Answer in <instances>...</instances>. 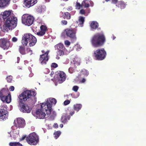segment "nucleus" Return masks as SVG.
<instances>
[{
	"label": "nucleus",
	"instance_id": "32",
	"mask_svg": "<svg viewBox=\"0 0 146 146\" xmlns=\"http://www.w3.org/2000/svg\"><path fill=\"white\" fill-rule=\"evenodd\" d=\"M74 63L72 65V66H73V68H76L77 66L80 65V62L79 61H76L74 60Z\"/></svg>",
	"mask_w": 146,
	"mask_h": 146
},
{
	"label": "nucleus",
	"instance_id": "29",
	"mask_svg": "<svg viewBox=\"0 0 146 146\" xmlns=\"http://www.w3.org/2000/svg\"><path fill=\"white\" fill-rule=\"evenodd\" d=\"M49 102L50 104H51V105H55L57 101L54 98H50L49 99V102Z\"/></svg>",
	"mask_w": 146,
	"mask_h": 146
},
{
	"label": "nucleus",
	"instance_id": "48",
	"mask_svg": "<svg viewBox=\"0 0 146 146\" xmlns=\"http://www.w3.org/2000/svg\"><path fill=\"white\" fill-rule=\"evenodd\" d=\"M15 88L13 86H10L9 88V90L10 91H13L14 90Z\"/></svg>",
	"mask_w": 146,
	"mask_h": 146
},
{
	"label": "nucleus",
	"instance_id": "17",
	"mask_svg": "<svg viewBox=\"0 0 146 146\" xmlns=\"http://www.w3.org/2000/svg\"><path fill=\"white\" fill-rule=\"evenodd\" d=\"M40 31L37 32L36 34L38 36H42L44 35L46 31H47V27L45 25H41L40 27Z\"/></svg>",
	"mask_w": 146,
	"mask_h": 146
},
{
	"label": "nucleus",
	"instance_id": "47",
	"mask_svg": "<svg viewBox=\"0 0 146 146\" xmlns=\"http://www.w3.org/2000/svg\"><path fill=\"white\" fill-rule=\"evenodd\" d=\"M70 111L69 114H70V115L72 116L74 114L75 112L73 110H70Z\"/></svg>",
	"mask_w": 146,
	"mask_h": 146
},
{
	"label": "nucleus",
	"instance_id": "63",
	"mask_svg": "<svg viewBox=\"0 0 146 146\" xmlns=\"http://www.w3.org/2000/svg\"><path fill=\"white\" fill-rule=\"evenodd\" d=\"M40 8V9H41V8H42V7H40V6H39V8Z\"/></svg>",
	"mask_w": 146,
	"mask_h": 146
},
{
	"label": "nucleus",
	"instance_id": "30",
	"mask_svg": "<svg viewBox=\"0 0 146 146\" xmlns=\"http://www.w3.org/2000/svg\"><path fill=\"white\" fill-rule=\"evenodd\" d=\"M88 2V1L86 0H84L82 2V7H88L90 6V5Z\"/></svg>",
	"mask_w": 146,
	"mask_h": 146
},
{
	"label": "nucleus",
	"instance_id": "51",
	"mask_svg": "<svg viewBox=\"0 0 146 146\" xmlns=\"http://www.w3.org/2000/svg\"><path fill=\"white\" fill-rule=\"evenodd\" d=\"M26 137V136H23L21 138H20V141H22L24 140Z\"/></svg>",
	"mask_w": 146,
	"mask_h": 146
},
{
	"label": "nucleus",
	"instance_id": "31",
	"mask_svg": "<svg viewBox=\"0 0 146 146\" xmlns=\"http://www.w3.org/2000/svg\"><path fill=\"white\" fill-rule=\"evenodd\" d=\"M61 134V132L58 131L55 132L54 133V138L56 139L58 138Z\"/></svg>",
	"mask_w": 146,
	"mask_h": 146
},
{
	"label": "nucleus",
	"instance_id": "43",
	"mask_svg": "<svg viewBox=\"0 0 146 146\" xmlns=\"http://www.w3.org/2000/svg\"><path fill=\"white\" fill-rule=\"evenodd\" d=\"M70 103V101L69 100H65L64 102V105L66 106L68 105Z\"/></svg>",
	"mask_w": 146,
	"mask_h": 146
},
{
	"label": "nucleus",
	"instance_id": "40",
	"mask_svg": "<svg viewBox=\"0 0 146 146\" xmlns=\"http://www.w3.org/2000/svg\"><path fill=\"white\" fill-rule=\"evenodd\" d=\"M26 51L27 52H26V53H29V52H31V53H30V54H29L30 55H31L33 54V51H32V50H31L30 48H27L26 50Z\"/></svg>",
	"mask_w": 146,
	"mask_h": 146
},
{
	"label": "nucleus",
	"instance_id": "13",
	"mask_svg": "<svg viewBox=\"0 0 146 146\" xmlns=\"http://www.w3.org/2000/svg\"><path fill=\"white\" fill-rule=\"evenodd\" d=\"M15 125L17 127L23 128L25 125V120L21 118H17L14 121Z\"/></svg>",
	"mask_w": 146,
	"mask_h": 146
},
{
	"label": "nucleus",
	"instance_id": "53",
	"mask_svg": "<svg viewBox=\"0 0 146 146\" xmlns=\"http://www.w3.org/2000/svg\"><path fill=\"white\" fill-rule=\"evenodd\" d=\"M54 127H55V128H57L58 127V125L56 123H54Z\"/></svg>",
	"mask_w": 146,
	"mask_h": 146
},
{
	"label": "nucleus",
	"instance_id": "46",
	"mask_svg": "<svg viewBox=\"0 0 146 146\" xmlns=\"http://www.w3.org/2000/svg\"><path fill=\"white\" fill-rule=\"evenodd\" d=\"M15 146H22V145L19 142H15Z\"/></svg>",
	"mask_w": 146,
	"mask_h": 146
},
{
	"label": "nucleus",
	"instance_id": "64",
	"mask_svg": "<svg viewBox=\"0 0 146 146\" xmlns=\"http://www.w3.org/2000/svg\"><path fill=\"white\" fill-rule=\"evenodd\" d=\"M31 52H29V54H30V53H31Z\"/></svg>",
	"mask_w": 146,
	"mask_h": 146
},
{
	"label": "nucleus",
	"instance_id": "60",
	"mask_svg": "<svg viewBox=\"0 0 146 146\" xmlns=\"http://www.w3.org/2000/svg\"><path fill=\"white\" fill-rule=\"evenodd\" d=\"M79 96V95H77L76 97H74V98H77Z\"/></svg>",
	"mask_w": 146,
	"mask_h": 146
},
{
	"label": "nucleus",
	"instance_id": "62",
	"mask_svg": "<svg viewBox=\"0 0 146 146\" xmlns=\"http://www.w3.org/2000/svg\"><path fill=\"white\" fill-rule=\"evenodd\" d=\"M110 0H105L106 1V2H108L109 1H110Z\"/></svg>",
	"mask_w": 146,
	"mask_h": 146
},
{
	"label": "nucleus",
	"instance_id": "5",
	"mask_svg": "<svg viewBox=\"0 0 146 146\" xmlns=\"http://www.w3.org/2000/svg\"><path fill=\"white\" fill-rule=\"evenodd\" d=\"M17 19L14 16H10L7 19L5 22V26L9 30L15 28L17 24Z\"/></svg>",
	"mask_w": 146,
	"mask_h": 146
},
{
	"label": "nucleus",
	"instance_id": "20",
	"mask_svg": "<svg viewBox=\"0 0 146 146\" xmlns=\"http://www.w3.org/2000/svg\"><path fill=\"white\" fill-rule=\"evenodd\" d=\"M10 0H0V7H3L9 5Z\"/></svg>",
	"mask_w": 146,
	"mask_h": 146
},
{
	"label": "nucleus",
	"instance_id": "35",
	"mask_svg": "<svg viewBox=\"0 0 146 146\" xmlns=\"http://www.w3.org/2000/svg\"><path fill=\"white\" fill-rule=\"evenodd\" d=\"M76 8L78 9H80V8L82 7V3L80 4L79 2H76L75 5Z\"/></svg>",
	"mask_w": 146,
	"mask_h": 146
},
{
	"label": "nucleus",
	"instance_id": "38",
	"mask_svg": "<svg viewBox=\"0 0 146 146\" xmlns=\"http://www.w3.org/2000/svg\"><path fill=\"white\" fill-rule=\"evenodd\" d=\"M32 93H33V96L31 94V95H32V96H31V98L30 100H31V103H33V100H32V98H33V97L34 98L35 97V96L36 94V93H35V91H33L32 92Z\"/></svg>",
	"mask_w": 146,
	"mask_h": 146
},
{
	"label": "nucleus",
	"instance_id": "37",
	"mask_svg": "<svg viewBox=\"0 0 146 146\" xmlns=\"http://www.w3.org/2000/svg\"><path fill=\"white\" fill-rule=\"evenodd\" d=\"M64 50H60L58 51V54L60 56H62L64 54Z\"/></svg>",
	"mask_w": 146,
	"mask_h": 146
},
{
	"label": "nucleus",
	"instance_id": "49",
	"mask_svg": "<svg viewBox=\"0 0 146 146\" xmlns=\"http://www.w3.org/2000/svg\"><path fill=\"white\" fill-rule=\"evenodd\" d=\"M118 2V0H111V3L114 4H116Z\"/></svg>",
	"mask_w": 146,
	"mask_h": 146
},
{
	"label": "nucleus",
	"instance_id": "27",
	"mask_svg": "<svg viewBox=\"0 0 146 146\" xmlns=\"http://www.w3.org/2000/svg\"><path fill=\"white\" fill-rule=\"evenodd\" d=\"M82 107V105L80 104H77L74 105L73 106L74 110L77 112L78 111L81 109Z\"/></svg>",
	"mask_w": 146,
	"mask_h": 146
},
{
	"label": "nucleus",
	"instance_id": "21",
	"mask_svg": "<svg viewBox=\"0 0 146 146\" xmlns=\"http://www.w3.org/2000/svg\"><path fill=\"white\" fill-rule=\"evenodd\" d=\"M70 118V115H63L61 118V122L64 124L66 123L68 120H69Z\"/></svg>",
	"mask_w": 146,
	"mask_h": 146
},
{
	"label": "nucleus",
	"instance_id": "10",
	"mask_svg": "<svg viewBox=\"0 0 146 146\" xmlns=\"http://www.w3.org/2000/svg\"><path fill=\"white\" fill-rule=\"evenodd\" d=\"M66 35L69 37L72 40H75L76 39V30L75 29L68 28L66 29L64 31Z\"/></svg>",
	"mask_w": 146,
	"mask_h": 146
},
{
	"label": "nucleus",
	"instance_id": "6",
	"mask_svg": "<svg viewBox=\"0 0 146 146\" xmlns=\"http://www.w3.org/2000/svg\"><path fill=\"white\" fill-rule=\"evenodd\" d=\"M26 140L29 144L35 145L39 142V137L35 132H33L26 137Z\"/></svg>",
	"mask_w": 146,
	"mask_h": 146
},
{
	"label": "nucleus",
	"instance_id": "59",
	"mask_svg": "<svg viewBox=\"0 0 146 146\" xmlns=\"http://www.w3.org/2000/svg\"><path fill=\"white\" fill-rule=\"evenodd\" d=\"M42 53H43L44 54L45 53V52L44 51V50H42Z\"/></svg>",
	"mask_w": 146,
	"mask_h": 146
},
{
	"label": "nucleus",
	"instance_id": "52",
	"mask_svg": "<svg viewBox=\"0 0 146 146\" xmlns=\"http://www.w3.org/2000/svg\"><path fill=\"white\" fill-rule=\"evenodd\" d=\"M10 146H15V142H10L9 143Z\"/></svg>",
	"mask_w": 146,
	"mask_h": 146
},
{
	"label": "nucleus",
	"instance_id": "3",
	"mask_svg": "<svg viewBox=\"0 0 146 146\" xmlns=\"http://www.w3.org/2000/svg\"><path fill=\"white\" fill-rule=\"evenodd\" d=\"M36 41V38L30 33L25 34L21 40V42L23 45L26 46L28 43L29 42L30 47L34 46Z\"/></svg>",
	"mask_w": 146,
	"mask_h": 146
},
{
	"label": "nucleus",
	"instance_id": "55",
	"mask_svg": "<svg viewBox=\"0 0 146 146\" xmlns=\"http://www.w3.org/2000/svg\"><path fill=\"white\" fill-rule=\"evenodd\" d=\"M20 60V58L19 57H17V62L18 63L19 62V61Z\"/></svg>",
	"mask_w": 146,
	"mask_h": 146
},
{
	"label": "nucleus",
	"instance_id": "9",
	"mask_svg": "<svg viewBox=\"0 0 146 146\" xmlns=\"http://www.w3.org/2000/svg\"><path fill=\"white\" fill-rule=\"evenodd\" d=\"M12 44L8 39L1 38L0 39V47L4 50H7L12 46Z\"/></svg>",
	"mask_w": 146,
	"mask_h": 146
},
{
	"label": "nucleus",
	"instance_id": "8",
	"mask_svg": "<svg viewBox=\"0 0 146 146\" xmlns=\"http://www.w3.org/2000/svg\"><path fill=\"white\" fill-rule=\"evenodd\" d=\"M34 21V17L28 14H24L22 17V23L26 25L31 26L33 23Z\"/></svg>",
	"mask_w": 146,
	"mask_h": 146
},
{
	"label": "nucleus",
	"instance_id": "61",
	"mask_svg": "<svg viewBox=\"0 0 146 146\" xmlns=\"http://www.w3.org/2000/svg\"><path fill=\"white\" fill-rule=\"evenodd\" d=\"M46 2H49L50 0H45Z\"/></svg>",
	"mask_w": 146,
	"mask_h": 146
},
{
	"label": "nucleus",
	"instance_id": "57",
	"mask_svg": "<svg viewBox=\"0 0 146 146\" xmlns=\"http://www.w3.org/2000/svg\"><path fill=\"white\" fill-rule=\"evenodd\" d=\"M33 1V2L34 3V4H35L36 3L37 1V0H32Z\"/></svg>",
	"mask_w": 146,
	"mask_h": 146
},
{
	"label": "nucleus",
	"instance_id": "4",
	"mask_svg": "<svg viewBox=\"0 0 146 146\" xmlns=\"http://www.w3.org/2000/svg\"><path fill=\"white\" fill-rule=\"evenodd\" d=\"M6 88H3L0 91V99L3 102L9 103L11 102V98L10 93Z\"/></svg>",
	"mask_w": 146,
	"mask_h": 146
},
{
	"label": "nucleus",
	"instance_id": "36",
	"mask_svg": "<svg viewBox=\"0 0 146 146\" xmlns=\"http://www.w3.org/2000/svg\"><path fill=\"white\" fill-rule=\"evenodd\" d=\"M76 68H74L73 66L72 65V66L69 68L68 71L70 73H72L74 72Z\"/></svg>",
	"mask_w": 146,
	"mask_h": 146
},
{
	"label": "nucleus",
	"instance_id": "14",
	"mask_svg": "<svg viewBox=\"0 0 146 146\" xmlns=\"http://www.w3.org/2000/svg\"><path fill=\"white\" fill-rule=\"evenodd\" d=\"M49 53V51H46L45 53L42 55H40L39 60L42 64H46V62L48 61L49 59V57L48 54Z\"/></svg>",
	"mask_w": 146,
	"mask_h": 146
},
{
	"label": "nucleus",
	"instance_id": "34",
	"mask_svg": "<svg viewBox=\"0 0 146 146\" xmlns=\"http://www.w3.org/2000/svg\"><path fill=\"white\" fill-rule=\"evenodd\" d=\"M13 79V77L11 76H9L6 78V80L8 82L10 83L12 82Z\"/></svg>",
	"mask_w": 146,
	"mask_h": 146
},
{
	"label": "nucleus",
	"instance_id": "18",
	"mask_svg": "<svg viewBox=\"0 0 146 146\" xmlns=\"http://www.w3.org/2000/svg\"><path fill=\"white\" fill-rule=\"evenodd\" d=\"M34 3L32 0H25L23 3L24 7L29 8L33 5L35 4Z\"/></svg>",
	"mask_w": 146,
	"mask_h": 146
},
{
	"label": "nucleus",
	"instance_id": "56",
	"mask_svg": "<svg viewBox=\"0 0 146 146\" xmlns=\"http://www.w3.org/2000/svg\"><path fill=\"white\" fill-rule=\"evenodd\" d=\"M72 9V7H68V8L67 9V10H68V11H69V10L71 11Z\"/></svg>",
	"mask_w": 146,
	"mask_h": 146
},
{
	"label": "nucleus",
	"instance_id": "23",
	"mask_svg": "<svg viewBox=\"0 0 146 146\" xmlns=\"http://www.w3.org/2000/svg\"><path fill=\"white\" fill-rule=\"evenodd\" d=\"M62 17L64 19L69 20L70 19L71 16L69 13L68 12H66L64 13L62 12Z\"/></svg>",
	"mask_w": 146,
	"mask_h": 146
},
{
	"label": "nucleus",
	"instance_id": "1",
	"mask_svg": "<svg viewBox=\"0 0 146 146\" xmlns=\"http://www.w3.org/2000/svg\"><path fill=\"white\" fill-rule=\"evenodd\" d=\"M31 96H32L31 92L29 90L24 91L19 96V104L21 111L27 113L31 112L32 108L30 105L27 103H24L23 102L27 100L30 101Z\"/></svg>",
	"mask_w": 146,
	"mask_h": 146
},
{
	"label": "nucleus",
	"instance_id": "44",
	"mask_svg": "<svg viewBox=\"0 0 146 146\" xmlns=\"http://www.w3.org/2000/svg\"><path fill=\"white\" fill-rule=\"evenodd\" d=\"M64 43L67 46H69L70 44V42L68 40H65Z\"/></svg>",
	"mask_w": 146,
	"mask_h": 146
},
{
	"label": "nucleus",
	"instance_id": "50",
	"mask_svg": "<svg viewBox=\"0 0 146 146\" xmlns=\"http://www.w3.org/2000/svg\"><path fill=\"white\" fill-rule=\"evenodd\" d=\"M80 13L81 14H84L85 13V11L83 9H82L80 10Z\"/></svg>",
	"mask_w": 146,
	"mask_h": 146
},
{
	"label": "nucleus",
	"instance_id": "15",
	"mask_svg": "<svg viewBox=\"0 0 146 146\" xmlns=\"http://www.w3.org/2000/svg\"><path fill=\"white\" fill-rule=\"evenodd\" d=\"M7 111L3 109H0V120H5L7 119L8 114Z\"/></svg>",
	"mask_w": 146,
	"mask_h": 146
},
{
	"label": "nucleus",
	"instance_id": "54",
	"mask_svg": "<svg viewBox=\"0 0 146 146\" xmlns=\"http://www.w3.org/2000/svg\"><path fill=\"white\" fill-rule=\"evenodd\" d=\"M86 81V79L85 78H83L82 80H81V82L82 83H84Z\"/></svg>",
	"mask_w": 146,
	"mask_h": 146
},
{
	"label": "nucleus",
	"instance_id": "42",
	"mask_svg": "<svg viewBox=\"0 0 146 146\" xmlns=\"http://www.w3.org/2000/svg\"><path fill=\"white\" fill-rule=\"evenodd\" d=\"M58 66V64L55 63H53L51 65V67L54 68H56Z\"/></svg>",
	"mask_w": 146,
	"mask_h": 146
},
{
	"label": "nucleus",
	"instance_id": "19",
	"mask_svg": "<svg viewBox=\"0 0 146 146\" xmlns=\"http://www.w3.org/2000/svg\"><path fill=\"white\" fill-rule=\"evenodd\" d=\"M11 12L9 11H5L1 13V15L2 16L3 19L5 21V19H7L10 16H12L11 15Z\"/></svg>",
	"mask_w": 146,
	"mask_h": 146
},
{
	"label": "nucleus",
	"instance_id": "28",
	"mask_svg": "<svg viewBox=\"0 0 146 146\" xmlns=\"http://www.w3.org/2000/svg\"><path fill=\"white\" fill-rule=\"evenodd\" d=\"M19 51L20 53L22 55H25L26 54L25 47L24 46H19Z\"/></svg>",
	"mask_w": 146,
	"mask_h": 146
},
{
	"label": "nucleus",
	"instance_id": "58",
	"mask_svg": "<svg viewBox=\"0 0 146 146\" xmlns=\"http://www.w3.org/2000/svg\"><path fill=\"white\" fill-rule=\"evenodd\" d=\"M60 127L62 128L63 127V125L62 124H60L59 125Z\"/></svg>",
	"mask_w": 146,
	"mask_h": 146
},
{
	"label": "nucleus",
	"instance_id": "7",
	"mask_svg": "<svg viewBox=\"0 0 146 146\" xmlns=\"http://www.w3.org/2000/svg\"><path fill=\"white\" fill-rule=\"evenodd\" d=\"M106 52L104 49L103 48L95 51L93 54V56L96 60H101L106 58Z\"/></svg>",
	"mask_w": 146,
	"mask_h": 146
},
{
	"label": "nucleus",
	"instance_id": "39",
	"mask_svg": "<svg viewBox=\"0 0 146 146\" xmlns=\"http://www.w3.org/2000/svg\"><path fill=\"white\" fill-rule=\"evenodd\" d=\"M79 89V87L77 86H74L72 88V90L75 92H77Z\"/></svg>",
	"mask_w": 146,
	"mask_h": 146
},
{
	"label": "nucleus",
	"instance_id": "2",
	"mask_svg": "<svg viewBox=\"0 0 146 146\" xmlns=\"http://www.w3.org/2000/svg\"><path fill=\"white\" fill-rule=\"evenodd\" d=\"M106 41V37L103 33H97L95 34L90 40L91 44L94 48L102 46Z\"/></svg>",
	"mask_w": 146,
	"mask_h": 146
},
{
	"label": "nucleus",
	"instance_id": "25",
	"mask_svg": "<svg viewBox=\"0 0 146 146\" xmlns=\"http://www.w3.org/2000/svg\"><path fill=\"white\" fill-rule=\"evenodd\" d=\"M55 48L58 51L64 50L65 49V47L63 44L61 43L58 44L56 45L55 46Z\"/></svg>",
	"mask_w": 146,
	"mask_h": 146
},
{
	"label": "nucleus",
	"instance_id": "12",
	"mask_svg": "<svg viewBox=\"0 0 146 146\" xmlns=\"http://www.w3.org/2000/svg\"><path fill=\"white\" fill-rule=\"evenodd\" d=\"M51 104L49 102H47L46 103H43L41 106V109L45 112H46L47 115L49 114L51 111Z\"/></svg>",
	"mask_w": 146,
	"mask_h": 146
},
{
	"label": "nucleus",
	"instance_id": "33",
	"mask_svg": "<svg viewBox=\"0 0 146 146\" xmlns=\"http://www.w3.org/2000/svg\"><path fill=\"white\" fill-rule=\"evenodd\" d=\"M82 73L85 76H87L88 74V72L87 70L84 69L82 71Z\"/></svg>",
	"mask_w": 146,
	"mask_h": 146
},
{
	"label": "nucleus",
	"instance_id": "11",
	"mask_svg": "<svg viewBox=\"0 0 146 146\" xmlns=\"http://www.w3.org/2000/svg\"><path fill=\"white\" fill-rule=\"evenodd\" d=\"M57 81L60 84L62 83L66 79V74L63 72L58 71L56 72Z\"/></svg>",
	"mask_w": 146,
	"mask_h": 146
},
{
	"label": "nucleus",
	"instance_id": "41",
	"mask_svg": "<svg viewBox=\"0 0 146 146\" xmlns=\"http://www.w3.org/2000/svg\"><path fill=\"white\" fill-rule=\"evenodd\" d=\"M67 21L65 20H63L61 21V24L62 25H66L67 24Z\"/></svg>",
	"mask_w": 146,
	"mask_h": 146
},
{
	"label": "nucleus",
	"instance_id": "24",
	"mask_svg": "<svg viewBox=\"0 0 146 146\" xmlns=\"http://www.w3.org/2000/svg\"><path fill=\"white\" fill-rule=\"evenodd\" d=\"M116 6L118 7H120L121 9H124L125 6L126 4L123 1H120L118 2L117 4L116 5Z\"/></svg>",
	"mask_w": 146,
	"mask_h": 146
},
{
	"label": "nucleus",
	"instance_id": "22",
	"mask_svg": "<svg viewBox=\"0 0 146 146\" xmlns=\"http://www.w3.org/2000/svg\"><path fill=\"white\" fill-rule=\"evenodd\" d=\"M99 26L98 23L96 21H92L90 24L91 28L93 29H96L98 28Z\"/></svg>",
	"mask_w": 146,
	"mask_h": 146
},
{
	"label": "nucleus",
	"instance_id": "26",
	"mask_svg": "<svg viewBox=\"0 0 146 146\" xmlns=\"http://www.w3.org/2000/svg\"><path fill=\"white\" fill-rule=\"evenodd\" d=\"M84 17L82 16L79 17L78 20L79 22L78 25L80 27H82L83 26V24L84 22Z\"/></svg>",
	"mask_w": 146,
	"mask_h": 146
},
{
	"label": "nucleus",
	"instance_id": "16",
	"mask_svg": "<svg viewBox=\"0 0 146 146\" xmlns=\"http://www.w3.org/2000/svg\"><path fill=\"white\" fill-rule=\"evenodd\" d=\"M36 117L39 119L44 118L46 115L45 112L41 109H38L35 112Z\"/></svg>",
	"mask_w": 146,
	"mask_h": 146
},
{
	"label": "nucleus",
	"instance_id": "45",
	"mask_svg": "<svg viewBox=\"0 0 146 146\" xmlns=\"http://www.w3.org/2000/svg\"><path fill=\"white\" fill-rule=\"evenodd\" d=\"M17 38L15 37H13L12 39V41L13 42H15L17 41Z\"/></svg>",
	"mask_w": 146,
	"mask_h": 146
}]
</instances>
